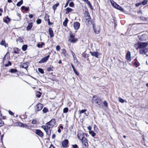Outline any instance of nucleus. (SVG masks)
<instances>
[{
  "label": "nucleus",
  "mask_w": 148,
  "mask_h": 148,
  "mask_svg": "<svg viewBox=\"0 0 148 148\" xmlns=\"http://www.w3.org/2000/svg\"><path fill=\"white\" fill-rule=\"evenodd\" d=\"M56 121L54 119H52L49 122L47 123L45 125H42L41 127L46 132L47 135L49 136L51 134V128L53 127L56 124Z\"/></svg>",
  "instance_id": "nucleus-1"
},
{
  "label": "nucleus",
  "mask_w": 148,
  "mask_h": 148,
  "mask_svg": "<svg viewBox=\"0 0 148 148\" xmlns=\"http://www.w3.org/2000/svg\"><path fill=\"white\" fill-rule=\"evenodd\" d=\"M148 45V43L147 42H139L137 43L138 48L139 49H143L146 47Z\"/></svg>",
  "instance_id": "nucleus-2"
},
{
  "label": "nucleus",
  "mask_w": 148,
  "mask_h": 148,
  "mask_svg": "<svg viewBox=\"0 0 148 148\" xmlns=\"http://www.w3.org/2000/svg\"><path fill=\"white\" fill-rule=\"evenodd\" d=\"M93 28L95 32L97 34H99L100 31V28L99 26H95V24H92Z\"/></svg>",
  "instance_id": "nucleus-3"
},
{
  "label": "nucleus",
  "mask_w": 148,
  "mask_h": 148,
  "mask_svg": "<svg viewBox=\"0 0 148 148\" xmlns=\"http://www.w3.org/2000/svg\"><path fill=\"white\" fill-rule=\"evenodd\" d=\"M84 147L86 148L88 146V143L87 139L86 138H84L82 140Z\"/></svg>",
  "instance_id": "nucleus-4"
},
{
  "label": "nucleus",
  "mask_w": 148,
  "mask_h": 148,
  "mask_svg": "<svg viewBox=\"0 0 148 148\" xmlns=\"http://www.w3.org/2000/svg\"><path fill=\"white\" fill-rule=\"evenodd\" d=\"M50 57V56L48 55L47 56L43 58L40 60L39 61L38 63L41 64L46 62L48 60Z\"/></svg>",
  "instance_id": "nucleus-5"
},
{
  "label": "nucleus",
  "mask_w": 148,
  "mask_h": 148,
  "mask_svg": "<svg viewBox=\"0 0 148 148\" xmlns=\"http://www.w3.org/2000/svg\"><path fill=\"white\" fill-rule=\"evenodd\" d=\"M43 107V105L40 103H38L36 106V111H38L42 108Z\"/></svg>",
  "instance_id": "nucleus-6"
},
{
  "label": "nucleus",
  "mask_w": 148,
  "mask_h": 148,
  "mask_svg": "<svg viewBox=\"0 0 148 148\" xmlns=\"http://www.w3.org/2000/svg\"><path fill=\"white\" fill-rule=\"evenodd\" d=\"M35 133L41 137H42L44 136L43 133L40 130L36 129Z\"/></svg>",
  "instance_id": "nucleus-7"
},
{
  "label": "nucleus",
  "mask_w": 148,
  "mask_h": 148,
  "mask_svg": "<svg viewBox=\"0 0 148 148\" xmlns=\"http://www.w3.org/2000/svg\"><path fill=\"white\" fill-rule=\"evenodd\" d=\"M69 143L68 140L65 139L62 143V146L64 147H68V144Z\"/></svg>",
  "instance_id": "nucleus-8"
},
{
  "label": "nucleus",
  "mask_w": 148,
  "mask_h": 148,
  "mask_svg": "<svg viewBox=\"0 0 148 148\" xmlns=\"http://www.w3.org/2000/svg\"><path fill=\"white\" fill-rule=\"evenodd\" d=\"M78 138L82 140L84 138H85L84 136V134L82 132L79 133L77 134Z\"/></svg>",
  "instance_id": "nucleus-9"
},
{
  "label": "nucleus",
  "mask_w": 148,
  "mask_h": 148,
  "mask_svg": "<svg viewBox=\"0 0 148 148\" xmlns=\"http://www.w3.org/2000/svg\"><path fill=\"white\" fill-rule=\"evenodd\" d=\"M84 14L86 15V20L89 22L90 21L91 19V17L90 16V14L89 12L86 11L84 13Z\"/></svg>",
  "instance_id": "nucleus-10"
},
{
  "label": "nucleus",
  "mask_w": 148,
  "mask_h": 148,
  "mask_svg": "<svg viewBox=\"0 0 148 148\" xmlns=\"http://www.w3.org/2000/svg\"><path fill=\"white\" fill-rule=\"evenodd\" d=\"M80 25V23L79 22H75L73 24V27L76 30L78 29L79 28Z\"/></svg>",
  "instance_id": "nucleus-11"
},
{
  "label": "nucleus",
  "mask_w": 148,
  "mask_h": 148,
  "mask_svg": "<svg viewBox=\"0 0 148 148\" xmlns=\"http://www.w3.org/2000/svg\"><path fill=\"white\" fill-rule=\"evenodd\" d=\"M90 53L91 55L92 56H95L96 58H98V56L99 55V53L97 51H93L91 52L90 51Z\"/></svg>",
  "instance_id": "nucleus-12"
},
{
  "label": "nucleus",
  "mask_w": 148,
  "mask_h": 148,
  "mask_svg": "<svg viewBox=\"0 0 148 148\" xmlns=\"http://www.w3.org/2000/svg\"><path fill=\"white\" fill-rule=\"evenodd\" d=\"M21 66L22 68H24L27 70L28 66V63L27 62L23 63L21 64Z\"/></svg>",
  "instance_id": "nucleus-13"
},
{
  "label": "nucleus",
  "mask_w": 148,
  "mask_h": 148,
  "mask_svg": "<svg viewBox=\"0 0 148 148\" xmlns=\"http://www.w3.org/2000/svg\"><path fill=\"white\" fill-rule=\"evenodd\" d=\"M49 32L50 37L51 38L53 37L54 36L53 32V31L51 28H49Z\"/></svg>",
  "instance_id": "nucleus-14"
},
{
  "label": "nucleus",
  "mask_w": 148,
  "mask_h": 148,
  "mask_svg": "<svg viewBox=\"0 0 148 148\" xmlns=\"http://www.w3.org/2000/svg\"><path fill=\"white\" fill-rule=\"evenodd\" d=\"M126 59L130 61L131 59V53L130 51H128L126 55Z\"/></svg>",
  "instance_id": "nucleus-15"
},
{
  "label": "nucleus",
  "mask_w": 148,
  "mask_h": 148,
  "mask_svg": "<svg viewBox=\"0 0 148 148\" xmlns=\"http://www.w3.org/2000/svg\"><path fill=\"white\" fill-rule=\"evenodd\" d=\"M18 125L21 127H25L27 129L29 127V126L27 125L21 123H19Z\"/></svg>",
  "instance_id": "nucleus-16"
},
{
  "label": "nucleus",
  "mask_w": 148,
  "mask_h": 148,
  "mask_svg": "<svg viewBox=\"0 0 148 148\" xmlns=\"http://www.w3.org/2000/svg\"><path fill=\"white\" fill-rule=\"evenodd\" d=\"M110 2L111 3L112 5L115 8H116L117 6L118 5L117 4L116 2H115L113 0H110Z\"/></svg>",
  "instance_id": "nucleus-17"
},
{
  "label": "nucleus",
  "mask_w": 148,
  "mask_h": 148,
  "mask_svg": "<svg viewBox=\"0 0 148 148\" xmlns=\"http://www.w3.org/2000/svg\"><path fill=\"white\" fill-rule=\"evenodd\" d=\"M110 2L111 3L112 5L115 8H116L117 6L118 5L117 4L116 2H115L113 0H110Z\"/></svg>",
  "instance_id": "nucleus-18"
},
{
  "label": "nucleus",
  "mask_w": 148,
  "mask_h": 148,
  "mask_svg": "<svg viewBox=\"0 0 148 148\" xmlns=\"http://www.w3.org/2000/svg\"><path fill=\"white\" fill-rule=\"evenodd\" d=\"M110 2L111 3L112 5L115 8H116L117 6L118 5L117 4L116 2H115L113 0H110Z\"/></svg>",
  "instance_id": "nucleus-19"
},
{
  "label": "nucleus",
  "mask_w": 148,
  "mask_h": 148,
  "mask_svg": "<svg viewBox=\"0 0 148 148\" xmlns=\"http://www.w3.org/2000/svg\"><path fill=\"white\" fill-rule=\"evenodd\" d=\"M145 35H143L140 36H138V38L141 41H143L146 40V38H145Z\"/></svg>",
  "instance_id": "nucleus-20"
},
{
  "label": "nucleus",
  "mask_w": 148,
  "mask_h": 148,
  "mask_svg": "<svg viewBox=\"0 0 148 148\" xmlns=\"http://www.w3.org/2000/svg\"><path fill=\"white\" fill-rule=\"evenodd\" d=\"M10 57L9 54V53L8 54V53H7L3 58V60L5 61V60H9L10 59Z\"/></svg>",
  "instance_id": "nucleus-21"
},
{
  "label": "nucleus",
  "mask_w": 148,
  "mask_h": 148,
  "mask_svg": "<svg viewBox=\"0 0 148 148\" xmlns=\"http://www.w3.org/2000/svg\"><path fill=\"white\" fill-rule=\"evenodd\" d=\"M120 11L124 12H125V11L119 5H118L116 7V8H115Z\"/></svg>",
  "instance_id": "nucleus-22"
},
{
  "label": "nucleus",
  "mask_w": 148,
  "mask_h": 148,
  "mask_svg": "<svg viewBox=\"0 0 148 148\" xmlns=\"http://www.w3.org/2000/svg\"><path fill=\"white\" fill-rule=\"evenodd\" d=\"M32 26L33 23H29L27 27V30H29L31 29L32 27Z\"/></svg>",
  "instance_id": "nucleus-23"
},
{
  "label": "nucleus",
  "mask_w": 148,
  "mask_h": 148,
  "mask_svg": "<svg viewBox=\"0 0 148 148\" xmlns=\"http://www.w3.org/2000/svg\"><path fill=\"white\" fill-rule=\"evenodd\" d=\"M73 10V9L70 8H67L66 9V14H68L70 12L72 11Z\"/></svg>",
  "instance_id": "nucleus-24"
},
{
  "label": "nucleus",
  "mask_w": 148,
  "mask_h": 148,
  "mask_svg": "<svg viewBox=\"0 0 148 148\" xmlns=\"http://www.w3.org/2000/svg\"><path fill=\"white\" fill-rule=\"evenodd\" d=\"M54 69V68L53 66H50L49 67L47 68V71L49 72L52 71H53Z\"/></svg>",
  "instance_id": "nucleus-25"
},
{
  "label": "nucleus",
  "mask_w": 148,
  "mask_h": 148,
  "mask_svg": "<svg viewBox=\"0 0 148 148\" xmlns=\"http://www.w3.org/2000/svg\"><path fill=\"white\" fill-rule=\"evenodd\" d=\"M21 8L22 10H25L26 11H28L29 10V7L26 8L24 6H22Z\"/></svg>",
  "instance_id": "nucleus-26"
},
{
  "label": "nucleus",
  "mask_w": 148,
  "mask_h": 148,
  "mask_svg": "<svg viewBox=\"0 0 148 148\" xmlns=\"http://www.w3.org/2000/svg\"><path fill=\"white\" fill-rule=\"evenodd\" d=\"M14 53H15L18 54L19 53V49L18 48H15L13 50Z\"/></svg>",
  "instance_id": "nucleus-27"
},
{
  "label": "nucleus",
  "mask_w": 148,
  "mask_h": 148,
  "mask_svg": "<svg viewBox=\"0 0 148 148\" xmlns=\"http://www.w3.org/2000/svg\"><path fill=\"white\" fill-rule=\"evenodd\" d=\"M89 133L91 135L92 137H94L96 135L95 133L92 131H90L89 132Z\"/></svg>",
  "instance_id": "nucleus-28"
},
{
  "label": "nucleus",
  "mask_w": 148,
  "mask_h": 148,
  "mask_svg": "<svg viewBox=\"0 0 148 148\" xmlns=\"http://www.w3.org/2000/svg\"><path fill=\"white\" fill-rule=\"evenodd\" d=\"M68 20L67 18H65L64 21L63 22V24L64 26H66L67 25V23Z\"/></svg>",
  "instance_id": "nucleus-29"
},
{
  "label": "nucleus",
  "mask_w": 148,
  "mask_h": 148,
  "mask_svg": "<svg viewBox=\"0 0 148 148\" xmlns=\"http://www.w3.org/2000/svg\"><path fill=\"white\" fill-rule=\"evenodd\" d=\"M23 0H21L20 1L17 3L16 4V5L18 6H20L23 3Z\"/></svg>",
  "instance_id": "nucleus-30"
},
{
  "label": "nucleus",
  "mask_w": 148,
  "mask_h": 148,
  "mask_svg": "<svg viewBox=\"0 0 148 148\" xmlns=\"http://www.w3.org/2000/svg\"><path fill=\"white\" fill-rule=\"evenodd\" d=\"M27 47V46L26 45H25L23 46L22 47V49L23 51H25Z\"/></svg>",
  "instance_id": "nucleus-31"
},
{
  "label": "nucleus",
  "mask_w": 148,
  "mask_h": 148,
  "mask_svg": "<svg viewBox=\"0 0 148 148\" xmlns=\"http://www.w3.org/2000/svg\"><path fill=\"white\" fill-rule=\"evenodd\" d=\"M10 18L7 16L6 18V19L4 20V22L5 23H7L8 22L10 21Z\"/></svg>",
  "instance_id": "nucleus-32"
},
{
  "label": "nucleus",
  "mask_w": 148,
  "mask_h": 148,
  "mask_svg": "<svg viewBox=\"0 0 148 148\" xmlns=\"http://www.w3.org/2000/svg\"><path fill=\"white\" fill-rule=\"evenodd\" d=\"M59 3H57L56 4H55L54 5H53L52 7L53 9L54 10H55L57 7V6H58L59 5Z\"/></svg>",
  "instance_id": "nucleus-33"
},
{
  "label": "nucleus",
  "mask_w": 148,
  "mask_h": 148,
  "mask_svg": "<svg viewBox=\"0 0 148 148\" xmlns=\"http://www.w3.org/2000/svg\"><path fill=\"white\" fill-rule=\"evenodd\" d=\"M77 40V39H76L74 38L72 39H70L69 41H70L71 42L75 43Z\"/></svg>",
  "instance_id": "nucleus-34"
},
{
  "label": "nucleus",
  "mask_w": 148,
  "mask_h": 148,
  "mask_svg": "<svg viewBox=\"0 0 148 148\" xmlns=\"http://www.w3.org/2000/svg\"><path fill=\"white\" fill-rule=\"evenodd\" d=\"M45 44L43 42H42L41 44H38L37 45V46L38 48L42 47L43 45H44Z\"/></svg>",
  "instance_id": "nucleus-35"
},
{
  "label": "nucleus",
  "mask_w": 148,
  "mask_h": 148,
  "mask_svg": "<svg viewBox=\"0 0 148 148\" xmlns=\"http://www.w3.org/2000/svg\"><path fill=\"white\" fill-rule=\"evenodd\" d=\"M0 44L2 45L5 46V47H6L5 40H2L0 42Z\"/></svg>",
  "instance_id": "nucleus-36"
},
{
  "label": "nucleus",
  "mask_w": 148,
  "mask_h": 148,
  "mask_svg": "<svg viewBox=\"0 0 148 148\" xmlns=\"http://www.w3.org/2000/svg\"><path fill=\"white\" fill-rule=\"evenodd\" d=\"M18 71L16 69H11L10 70V72L12 73H14L17 72Z\"/></svg>",
  "instance_id": "nucleus-37"
},
{
  "label": "nucleus",
  "mask_w": 148,
  "mask_h": 148,
  "mask_svg": "<svg viewBox=\"0 0 148 148\" xmlns=\"http://www.w3.org/2000/svg\"><path fill=\"white\" fill-rule=\"evenodd\" d=\"M74 60V61L75 63H77V64H78V62L77 59L76 57H73Z\"/></svg>",
  "instance_id": "nucleus-38"
},
{
  "label": "nucleus",
  "mask_w": 148,
  "mask_h": 148,
  "mask_svg": "<svg viewBox=\"0 0 148 148\" xmlns=\"http://www.w3.org/2000/svg\"><path fill=\"white\" fill-rule=\"evenodd\" d=\"M68 111V108H65L63 110V112L64 113H66Z\"/></svg>",
  "instance_id": "nucleus-39"
},
{
  "label": "nucleus",
  "mask_w": 148,
  "mask_h": 148,
  "mask_svg": "<svg viewBox=\"0 0 148 148\" xmlns=\"http://www.w3.org/2000/svg\"><path fill=\"white\" fill-rule=\"evenodd\" d=\"M99 101H100V100L99 99H96L95 100V103L98 104V105L97 106L98 107H99V106H100V104L99 103Z\"/></svg>",
  "instance_id": "nucleus-40"
},
{
  "label": "nucleus",
  "mask_w": 148,
  "mask_h": 148,
  "mask_svg": "<svg viewBox=\"0 0 148 148\" xmlns=\"http://www.w3.org/2000/svg\"><path fill=\"white\" fill-rule=\"evenodd\" d=\"M48 111V109L45 107L42 110V111H43V112L44 113H46Z\"/></svg>",
  "instance_id": "nucleus-41"
},
{
  "label": "nucleus",
  "mask_w": 148,
  "mask_h": 148,
  "mask_svg": "<svg viewBox=\"0 0 148 148\" xmlns=\"http://www.w3.org/2000/svg\"><path fill=\"white\" fill-rule=\"evenodd\" d=\"M38 69V71L41 74H43L44 73V71L42 69L39 68Z\"/></svg>",
  "instance_id": "nucleus-42"
},
{
  "label": "nucleus",
  "mask_w": 148,
  "mask_h": 148,
  "mask_svg": "<svg viewBox=\"0 0 148 148\" xmlns=\"http://www.w3.org/2000/svg\"><path fill=\"white\" fill-rule=\"evenodd\" d=\"M140 19L143 21H146L147 20V18L145 17H144L143 16H141L140 17Z\"/></svg>",
  "instance_id": "nucleus-43"
},
{
  "label": "nucleus",
  "mask_w": 148,
  "mask_h": 148,
  "mask_svg": "<svg viewBox=\"0 0 148 148\" xmlns=\"http://www.w3.org/2000/svg\"><path fill=\"white\" fill-rule=\"evenodd\" d=\"M4 124V122L2 120L0 119V127L3 126Z\"/></svg>",
  "instance_id": "nucleus-44"
},
{
  "label": "nucleus",
  "mask_w": 148,
  "mask_h": 148,
  "mask_svg": "<svg viewBox=\"0 0 148 148\" xmlns=\"http://www.w3.org/2000/svg\"><path fill=\"white\" fill-rule=\"evenodd\" d=\"M11 65V63L10 61H8V64H5L4 66L5 67H7L9 66V65Z\"/></svg>",
  "instance_id": "nucleus-45"
},
{
  "label": "nucleus",
  "mask_w": 148,
  "mask_h": 148,
  "mask_svg": "<svg viewBox=\"0 0 148 148\" xmlns=\"http://www.w3.org/2000/svg\"><path fill=\"white\" fill-rule=\"evenodd\" d=\"M37 93L38 94L36 95V96L38 98H40L41 96V93L39 91H38Z\"/></svg>",
  "instance_id": "nucleus-46"
},
{
  "label": "nucleus",
  "mask_w": 148,
  "mask_h": 148,
  "mask_svg": "<svg viewBox=\"0 0 148 148\" xmlns=\"http://www.w3.org/2000/svg\"><path fill=\"white\" fill-rule=\"evenodd\" d=\"M62 53H63L65 56V53L66 52V51L64 49H62Z\"/></svg>",
  "instance_id": "nucleus-47"
},
{
  "label": "nucleus",
  "mask_w": 148,
  "mask_h": 148,
  "mask_svg": "<svg viewBox=\"0 0 148 148\" xmlns=\"http://www.w3.org/2000/svg\"><path fill=\"white\" fill-rule=\"evenodd\" d=\"M69 6L73 7L74 6V4L73 2H71L69 4Z\"/></svg>",
  "instance_id": "nucleus-48"
},
{
  "label": "nucleus",
  "mask_w": 148,
  "mask_h": 148,
  "mask_svg": "<svg viewBox=\"0 0 148 148\" xmlns=\"http://www.w3.org/2000/svg\"><path fill=\"white\" fill-rule=\"evenodd\" d=\"M36 22L37 24H40L41 22V20L40 19H38L36 20Z\"/></svg>",
  "instance_id": "nucleus-49"
},
{
  "label": "nucleus",
  "mask_w": 148,
  "mask_h": 148,
  "mask_svg": "<svg viewBox=\"0 0 148 148\" xmlns=\"http://www.w3.org/2000/svg\"><path fill=\"white\" fill-rule=\"evenodd\" d=\"M119 102L123 103L124 102V100L121 98H119Z\"/></svg>",
  "instance_id": "nucleus-50"
},
{
  "label": "nucleus",
  "mask_w": 148,
  "mask_h": 148,
  "mask_svg": "<svg viewBox=\"0 0 148 148\" xmlns=\"http://www.w3.org/2000/svg\"><path fill=\"white\" fill-rule=\"evenodd\" d=\"M75 73L77 75H79V73L75 69L73 70Z\"/></svg>",
  "instance_id": "nucleus-51"
},
{
  "label": "nucleus",
  "mask_w": 148,
  "mask_h": 148,
  "mask_svg": "<svg viewBox=\"0 0 148 148\" xmlns=\"http://www.w3.org/2000/svg\"><path fill=\"white\" fill-rule=\"evenodd\" d=\"M141 3L143 5H145L147 4V1L146 0H144L141 2Z\"/></svg>",
  "instance_id": "nucleus-52"
},
{
  "label": "nucleus",
  "mask_w": 148,
  "mask_h": 148,
  "mask_svg": "<svg viewBox=\"0 0 148 148\" xmlns=\"http://www.w3.org/2000/svg\"><path fill=\"white\" fill-rule=\"evenodd\" d=\"M18 40L20 42H22L23 41V39L21 37H19Z\"/></svg>",
  "instance_id": "nucleus-53"
},
{
  "label": "nucleus",
  "mask_w": 148,
  "mask_h": 148,
  "mask_svg": "<svg viewBox=\"0 0 148 148\" xmlns=\"http://www.w3.org/2000/svg\"><path fill=\"white\" fill-rule=\"evenodd\" d=\"M86 111V109H83L80 111V114H82L85 112Z\"/></svg>",
  "instance_id": "nucleus-54"
},
{
  "label": "nucleus",
  "mask_w": 148,
  "mask_h": 148,
  "mask_svg": "<svg viewBox=\"0 0 148 148\" xmlns=\"http://www.w3.org/2000/svg\"><path fill=\"white\" fill-rule=\"evenodd\" d=\"M60 49V47L59 45H57L56 47V49L57 51H59Z\"/></svg>",
  "instance_id": "nucleus-55"
},
{
  "label": "nucleus",
  "mask_w": 148,
  "mask_h": 148,
  "mask_svg": "<svg viewBox=\"0 0 148 148\" xmlns=\"http://www.w3.org/2000/svg\"><path fill=\"white\" fill-rule=\"evenodd\" d=\"M5 119L4 118V117L2 116V114H1V112H0V119L1 120L4 119Z\"/></svg>",
  "instance_id": "nucleus-56"
},
{
  "label": "nucleus",
  "mask_w": 148,
  "mask_h": 148,
  "mask_svg": "<svg viewBox=\"0 0 148 148\" xmlns=\"http://www.w3.org/2000/svg\"><path fill=\"white\" fill-rule=\"evenodd\" d=\"M37 121L36 120H33L32 122V123L33 124H36L37 123Z\"/></svg>",
  "instance_id": "nucleus-57"
},
{
  "label": "nucleus",
  "mask_w": 148,
  "mask_h": 148,
  "mask_svg": "<svg viewBox=\"0 0 148 148\" xmlns=\"http://www.w3.org/2000/svg\"><path fill=\"white\" fill-rule=\"evenodd\" d=\"M82 56H83V57L84 58H86V56H87V54L85 53H83L82 54Z\"/></svg>",
  "instance_id": "nucleus-58"
},
{
  "label": "nucleus",
  "mask_w": 148,
  "mask_h": 148,
  "mask_svg": "<svg viewBox=\"0 0 148 148\" xmlns=\"http://www.w3.org/2000/svg\"><path fill=\"white\" fill-rule=\"evenodd\" d=\"M103 103L107 107L108 106V103L106 101H104Z\"/></svg>",
  "instance_id": "nucleus-59"
},
{
  "label": "nucleus",
  "mask_w": 148,
  "mask_h": 148,
  "mask_svg": "<svg viewBox=\"0 0 148 148\" xmlns=\"http://www.w3.org/2000/svg\"><path fill=\"white\" fill-rule=\"evenodd\" d=\"M134 64L136 66V67H137L139 66L138 64L136 62H134Z\"/></svg>",
  "instance_id": "nucleus-60"
},
{
  "label": "nucleus",
  "mask_w": 148,
  "mask_h": 148,
  "mask_svg": "<svg viewBox=\"0 0 148 148\" xmlns=\"http://www.w3.org/2000/svg\"><path fill=\"white\" fill-rule=\"evenodd\" d=\"M9 113L10 115H13L14 114V113L11 111H9Z\"/></svg>",
  "instance_id": "nucleus-61"
},
{
  "label": "nucleus",
  "mask_w": 148,
  "mask_h": 148,
  "mask_svg": "<svg viewBox=\"0 0 148 148\" xmlns=\"http://www.w3.org/2000/svg\"><path fill=\"white\" fill-rule=\"evenodd\" d=\"M74 37L75 36L72 34H70V37L71 38V39L74 38Z\"/></svg>",
  "instance_id": "nucleus-62"
},
{
  "label": "nucleus",
  "mask_w": 148,
  "mask_h": 148,
  "mask_svg": "<svg viewBox=\"0 0 148 148\" xmlns=\"http://www.w3.org/2000/svg\"><path fill=\"white\" fill-rule=\"evenodd\" d=\"M72 146L73 148H78V146L77 145H73Z\"/></svg>",
  "instance_id": "nucleus-63"
},
{
  "label": "nucleus",
  "mask_w": 148,
  "mask_h": 148,
  "mask_svg": "<svg viewBox=\"0 0 148 148\" xmlns=\"http://www.w3.org/2000/svg\"><path fill=\"white\" fill-rule=\"evenodd\" d=\"M71 52L72 53L73 57H75V53H73V51H71Z\"/></svg>",
  "instance_id": "nucleus-64"
}]
</instances>
